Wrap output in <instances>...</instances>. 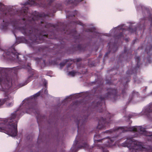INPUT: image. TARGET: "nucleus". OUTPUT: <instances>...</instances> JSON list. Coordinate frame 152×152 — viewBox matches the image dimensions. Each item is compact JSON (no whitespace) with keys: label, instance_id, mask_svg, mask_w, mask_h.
<instances>
[{"label":"nucleus","instance_id":"nucleus-1","mask_svg":"<svg viewBox=\"0 0 152 152\" xmlns=\"http://www.w3.org/2000/svg\"><path fill=\"white\" fill-rule=\"evenodd\" d=\"M54 0H28L24 5L38 4L42 5L43 7L47 8L48 13H39L35 11L31 14L28 13V8L24 7L19 12V15L24 18L21 20L24 26L19 27L18 29L25 36L29 39L26 40V43L31 48H34L36 45L45 42L47 39H53L54 37L49 35L46 30L49 28L53 27L58 28V26L46 22L44 18L45 17H52L58 9V4L55 7L51 6Z\"/></svg>","mask_w":152,"mask_h":152},{"label":"nucleus","instance_id":"nucleus-2","mask_svg":"<svg viewBox=\"0 0 152 152\" xmlns=\"http://www.w3.org/2000/svg\"><path fill=\"white\" fill-rule=\"evenodd\" d=\"M18 112L12 113L9 118H0V132H4L12 137L17 134V123L19 118Z\"/></svg>","mask_w":152,"mask_h":152},{"label":"nucleus","instance_id":"nucleus-3","mask_svg":"<svg viewBox=\"0 0 152 152\" xmlns=\"http://www.w3.org/2000/svg\"><path fill=\"white\" fill-rule=\"evenodd\" d=\"M123 146L128 147L132 152H152V149L150 147L147 149L142 145L141 143L133 141L132 138L127 139Z\"/></svg>","mask_w":152,"mask_h":152},{"label":"nucleus","instance_id":"nucleus-4","mask_svg":"<svg viewBox=\"0 0 152 152\" xmlns=\"http://www.w3.org/2000/svg\"><path fill=\"white\" fill-rule=\"evenodd\" d=\"M121 130V132L126 131H134L140 134L144 135L145 136H148L151 139H152V135L148 134L147 132L146 131L145 128L141 126H134L132 127H129L127 126L116 127L113 129H111L109 130H107L105 131L104 133H107L108 134H110L113 132H116L117 130L119 131Z\"/></svg>","mask_w":152,"mask_h":152},{"label":"nucleus","instance_id":"nucleus-5","mask_svg":"<svg viewBox=\"0 0 152 152\" xmlns=\"http://www.w3.org/2000/svg\"><path fill=\"white\" fill-rule=\"evenodd\" d=\"M100 135L96 134L94 137V140L95 145L98 147L99 148H102L103 149V147L99 145V144H97V143L100 142V141L104 143L105 146L108 147H110L115 145L114 141L116 140V137H112L110 138H107L104 139H100Z\"/></svg>","mask_w":152,"mask_h":152},{"label":"nucleus","instance_id":"nucleus-6","mask_svg":"<svg viewBox=\"0 0 152 152\" xmlns=\"http://www.w3.org/2000/svg\"><path fill=\"white\" fill-rule=\"evenodd\" d=\"M7 49L3 50H4L3 56L6 58L14 61H19L18 53L15 50V48H7Z\"/></svg>","mask_w":152,"mask_h":152},{"label":"nucleus","instance_id":"nucleus-7","mask_svg":"<svg viewBox=\"0 0 152 152\" xmlns=\"http://www.w3.org/2000/svg\"><path fill=\"white\" fill-rule=\"evenodd\" d=\"M88 145L85 141L81 140V138L78 136L76 137L74 142L73 146L71 149L72 152H76L79 148H83L85 149L88 148Z\"/></svg>","mask_w":152,"mask_h":152},{"label":"nucleus","instance_id":"nucleus-8","mask_svg":"<svg viewBox=\"0 0 152 152\" xmlns=\"http://www.w3.org/2000/svg\"><path fill=\"white\" fill-rule=\"evenodd\" d=\"M13 97L10 94L7 95L4 99L0 100V106L2 105L5 102L8 107H11L13 104Z\"/></svg>","mask_w":152,"mask_h":152},{"label":"nucleus","instance_id":"nucleus-9","mask_svg":"<svg viewBox=\"0 0 152 152\" xmlns=\"http://www.w3.org/2000/svg\"><path fill=\"white\" fill-rule=\"evenodd\" d=\"M2 83L6 84L7 88L13 86L11 77L8 75L0 77V84Z\"/></svg>","mask_w":152,"mask_h":152},{"label":"nucleus","instance_id":"nucleus-10","mask_svg":"<svg viewBox=\"0 0 152 152\" xmlns=\"http://www.w3.org/2000/svg\"><path fill=\"white\" fill-rule=\"evenodd\" d=\"M152 113V102L149 105L146 107L142 111V115L148 116L150 113Z\"/></svg>","mask_w":152,"mask_h":152},{"label":"nucleus","instance_id":"nucleus-11","mask_svg":"<svg viewBox=\"0 0 152 152\" xmlns=\"http://www.w3.org/2000/svg\"><path fill=\"white\" fill-rule=\"evenodd\" d=\"M83 0H66L67 3L69 4H72L74 6L77 5L80 2Z\"/></svg>","mask_w":152,"mask_h":152},{"label":"nucleus","instance_id":"nucleus-12","mask_svg":"<svg viewBox=\"0 0 152 152\" xmlns=\"http://www.w3.org/2000/svg\"><path fill=\"white\" fill-rule=\"evenodd\" d=\"M76 123L78 125V130H79L80 129V126L83 124L84 121H83V119L82 120L80 119L79 121H76Z\"/></svg>","mask_w":152,"mask_h":152},{"label":"nucleus","instance_id":"nucleus-13","mask_svg":"<svg viewBox=\"0 0 152 152\" xmlns=\"http://www.w3.org/2000/svg\"><path fill=\"white\" fill-rule=\"evenodd\" d=\"M128 31L131 33H134L136 32L137 30L136 27L133 28L132 26H130L128 28Z\"/></svg>","mask_w":152,"mask_h":152},{"label":"nucleus","instance_id":"nucleus-14","mask_svg":"<svg viewBox=\"0 0 152 152\" xmlns=\"http://www.w3.org/2000/svg\"><path fill=\"white\" fill-rule=\"evenodd\" d=\"M35 107L34 106H32L31 107H30L27 110V113H30L31 112H34L35 111Z\"/></svg>","mask_w":152,"mask_h":152},{"label":"nucleus","instance_id":"nucleus-15","mask_svg":"<svg viewBox=\"0 0 152 152\" xmlns=\"http://www.w3.org/2000/svg\"><path fill=\"white\" fill-rule=\"evenodd\" d=\"M104 121H103V123H102V119L99 120L98 123V125L97 126V128L99 129H101L103 128L104 126L103 124H104Z\"/></svg>","mask_w":152,"mask_h":152},{"label":"nucleus","instance_id":"nucleus-16","mask_svg":"<svg viewBox=\"0 0 152 152\" xmlns=\"http://www.w3.org/2000/svg\"><path fill=\"white\" fill-rule=\"evenodd\" d=\"M116 39H124V37L123 32H121L115 36Z\"/></svg>","mask_w":152,"mask_h":152},{"label":"nucleus","instance_id":"nucleus-17","mask_svg":"<svg viewBox=\"0 0 152 152\" xmlns=\"http://www.w3.org/2000/svg\"><path fill=\"white\" fill-rule=\"evenodd\" d=\"M77 12L76 10H75L74 12H72V14L70 15H68V14H66V17L69 18L70 17H73L77 14Z\"/></svg>","mask_w":152,"mask_h":152},{"label":"nucleus","instance_id":"nucleus-18","mask_svg":"<svg viewBox=\"0 0 152 152\" xmlns=\"http://www.w3.org/2000/svg\"><path fill=\"white\" fill-rule=\"evenodd\" d=\"M138 95V94L137 93L134 92L133 94V98L131 99L132 101L136 99V98L137 97Z\"/></svg>","mask_w":152,"mask_h":152},{"label":"nucleus","instance_id":"nucleus-19","mask_svg":"<svg viewBox=\"0 0 152 152\" xmlns=\"http://www.w3.org/2000/svg\"><path fill=\"white\" fill-rule=\"evenodd\" d=\"M135 59L136 61H137V67L139 68V64L140 61V57L139 56H137L136 57Z\"/></svg>","mask_w":152,"mask_h":152},{"label":"nucleus","instance_id":"nucleus-20","mask_svg":"<svg viewBox=\"0 0 152 152\" xmlns=\"http://www.w3.org/2000/svg\"><path fill=\"white\" fill-rule=\"evenodd\" d=\"M115 92V91L114 90H112L110 92H109L107 94V96H109V95H112V94H113Z\"/></svg>","mask_w":152,"mask_h":152},{"label":"nucleus","instance_id":"nucleus-21","mask_svg":"<svg viewBox=\"0 0 152 152\" xmlns=\"http://www.w3.org/2000/svg\"><path fill=\"white\" fill-rule=\"evenodd\" d=\"M40 92L39 91L37 94H34V95H33V96H32L31 97V99H33V98L35 99L36 97L38 96L39 95V94H40Z\"/></svg>","mask_w":152,"mask_h":152},{"label":"nucleus","instance_id":"nucleus-22","mask_svg":"<svg viewBox=\"0 0 152 152\" xmlns=\"http://www.w3.org/2000/svg\"><path fill=\"white\" fill-rule=\"evenodd\" d=\"M75 73L76 72L74 71H73L71 72H69L68 74L70 75H71L72 77H73L75 75Z\"/></svg>","mask_w":152,"mask_h":152},{"label":"nucleus","instance_id":"nucleus-23","mask_svg":"<svg viewBox=\"0 0 152 152\" xmlns=\"http://www.w3.org/2000/svg\"><path fill=\"white\" fill-rule=\"evenodd\" d=\"M75 23L77 24L80 25L81 26H83V24L79 20H76L74 21Z\"/></svg>","mask_w":152,"mask_h":152},{"label":"nucleus","instance_id":"nucleus-24","mask_svg":"<svg viewBox=\"0 0 152 152\" xmlns=\"http://www.w3.org/2000/svg\"><path fill=\"white\" fill-rule=\"evenodd\" d=\"M57 30H59L61 31H65L66 30V28L64 26H62V27L59 28V29H58Z\"/></svg>","mask_w":152,"mask_h":152},{"label":"nucleus","instance_id":"nucleus-25","mask_svg":"<svg viewBox=\"0 0 152 152\" xmlns=\"http://www.w3.org/2000/svg\"><path fill=\"white\" fill-rule=\"evenodd\" d=\"M94 29L92 28H90L89 29H86V31L87 32H93L94 31Z\"/></svg>","mask_w":152,"mask_h":152},{"label":"nucleus","instance_id":"nucleus-26","mask_svg":"<svg viewBox=\"0 0 152 152\" xmlns=\"http://www.w3.org/2000/svg\"><path fill=\"white\" fill-rule=\"evenodd\" d=\"M80 35H78V36H77L75 37V39H76V41H78L79 42V40H80L79 39L80 38Z\"/></svg>","mask_w":152,"mask_h":152},{"label":"nucleus","instance_id":"nucleus-27","mask_svg":"<svg viewBox=\"0 0 152 152\" xmlns=\"http://www.w3.org/2000/svg\"><path fill=\"white\" fill-rule=\"evenodd\" d=\"M29 99H25L23 102V103H24V102H29V101L30 100H29Z\"/></svg>","mask_w":152,"mask_h":152},{"label":"nucleus","instance_id":"nucleus-28","mask_svg":"<svg viewBox=\"0 0 152 152\" xmlns=\"http://www.w3.org/2000/svg\"><path fill=\"white\" fill-rule=\"evenodd\" d=\"M65 64V63L64 62L61 63L60 64V66L61 67H62L64 66Z\"/></svg>","mask_w":152,"mask_h":152},{"label":"nucleus","instance_id":"nucleus-29","mask_svg":"<svg viewBox=\"0 0 152 152\" xmlns=\"http://www.w3.org/2000/svg\"><path fill=\"white\" fill-rule=\"evenodd\" d=\"M102 123H103V121H104V124H103V126H104L103 128H104V126H105V125H104V126L105 124V120H104L103 118H102Z\"/></svg>","mask_w":152,"mask_h":152},{"label":"nucleus","instance_id":"nucleus-30","mask_svg":"<svg viewBox=\"0 0 152 152\" xmlns=\"http://www.w3.org/2000/svg\"><path fill=\"white\" fill-rule=\"evenodd\" d=\"M73 31V32H74L75 33V34H76V33H77V31L75 29H74L73 31Z\"/></svg>","mask_w":152,"mask_h":152},{"label":"nucleus","instance_id":"nucleus-31","mask_svg":"<svg viewBox=\"0 0 152 152\" xmlns=\"http://www.w3.org/2000/svg\"><path fill=\"white\" fill-rule=\"evenodd\" d=\"M28 82H29V81H28V82H26V83H24V84H23V85H22L21 86H24V85H26V84H27V83H28Z\"/></svg>","mask_w":152,"mask_h":152},{"label":"nucleus","instance_id":"nucleus-32","mask_svg":"<svg viewBox=\"0 0 152 152\" xmlns=\"http://www.w3.org/2000/svg\"><path fill=\"white\" fill-rule=\"evenodd\" d=\"M47 83V82L46 80H45V85H46V84Z\"/></svg>","mask_w":152,"mask_h":152},{"label":"nucleus","instance_id":"nucleus-33","mask_svg":"<svg viewBox=\"0 0 152 152\" xmlns=\"http://www.w3.org/2000/svg\"><path fill=\"white\" fill-rule=\"evenodd\" d=\"M73 48H76L75 46H74ZM77 48H80L79 46H78L77 47Z\"/></svg>","mask_w":152,"mask_h":152},{"label":"nucleus","instance_id":"nucleus-34","mask_svg":"<svg viewBox=\"0 0 152 152\" xmlns=\"http://www.w3.org/2000/svg\"><path fill=\"white\" fill-rule=\"evenodd\" d=\"M80 60V58L78 59L77 60V61H79Z\"/></svg>","mask_w":152,"mask_h":152},{"label":"nucleus","instance_id":"nucleus-35","mask_svg":"<svg viewBox=\"0 0 152 152\" xmlns=\"http://www.w3.org/2000/svg\"><path fill=\"white\" fill-rule=\"evenodd\" d=\"M151 23H152V16L151 17Z\"/></svg>","mask_w":152,"mask_h":152},{"label":"nucleus","instance_id":"nucleus-36","mask_svg":"<svg viewBox=\"0 0 152 152\" xmlns=\"http://www.w3.org/2000/svg\"><path fill=\"white\" fill-rule=\"evenodd\" d=\"M96 106H97V107H99V105H98V103L96 105Z\"/></svg>","mask_w":152,"mask_h":152},{"label":"nucleus","instance_id":"nucleus-37","mask_svg":"<svg viewBox=\"0 0 152 152\" xmlns=\"http://www.w3.org/2000/svg\"><path fill=\"white\" fill-rule=\"evenodd\" d=\"M45 93H46H46H47V91L46 90H45Z\"/></svg>","mask_w":152,"mask_h":152},{"label":"nucleus","instance_id":"nucleus-38","mask_svg":"<svg viewBox=\"0 0 152 152\" xmlns=\"http://www.w3.org/2000/svg\"><path fill=\"white\" fill-rule=\"evenodd\" d=\"M149 20H150V18H149Z\"/></svg>","mask_w":152,"mask_h":152},{"label":"nucleus","instance_id":"nucleus-39","mask_svg":"<svg viewBox=\"0 0 152 152\" xmlns=\"http://www.w3.org/2000/svg\"><path fill=\"white\" fill-rule=\"evenodd\" d=\"M150 94H152V91L150 93Z\"/></svg>","mask_w":152,"mask_h":152},{"label":"nucleus","instance_id":"nucleus-40","mask_svg":"<svg viewBox=\"0 0 152 152\" xmlns=\"http://www.w3.org/2000/svg\"><path fill=\"white\" fill-rule=\"evenodd\" d=\"M125 39L126 40H127V39Z\"/></svg>","mask_w":152,"mask_h":152},{"label":"nucleus","instance_id":"nucleus-41","mask_svg":"<svg viewBox=\"0 0 152 152\" xmlns=\"http://www.w3.org/2000/svg\"><path fill=\"white\" fill-rule=\"evenodd\" d=\"M137 136L135 135V137H137Z\"/></svg>","mask_w":152,"mask_h":152},{"label":"nucleus","instance_id":"nucleus-42","mask_svg":"<svg viewBox=\"0 0 152 152\" xmlns=\"http://www.w3.org/2000/svg\"><path fill=\"white\" fill-rule=\"evenodd\" d=\"M99 105H100V103H99Z\"/></svg>","mask_w":152,"mask_h":152},{"label":"nucleus","instance_id":"nucleus-43","mask_svg":"<svg viewBox=\"0 0 152 152\" xmlns=\"http://www.w3.org/2000/svg\"><path fill=\"white\" fill-rule=\"evenodd\" d=\"M103 152H104V151H103Z\"/></svg>","mask_w":152,"mask_h":152},{"label":"nucleus","instance_id":"nucleus-44","mask_svg":"<svg viewBox=\"0 0 152 152\" xmlns=\"http://www.w3.org/2000/svg\"><path fill=\"white\" fill-rule=\"evenodd\" d=\"M0 49H1V48H0Z\"/></svg>","mask_w":152,"mask_h":152}]
</instances>
